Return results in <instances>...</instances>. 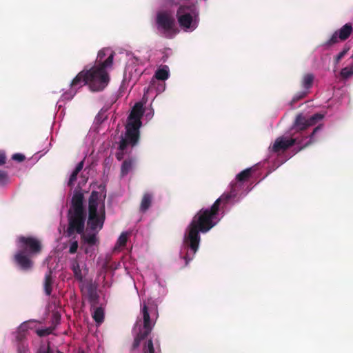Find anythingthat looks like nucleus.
I'll return each mask as SVG.
<instances>
[{"mask_svg": "<svg viewBox=\"0 0 353 353\" xmlns=\"http://www.w3.org/2000/svg\"><path fill=\"white\" fill-rule=\"evenodd\" d=\"M241 185L238 183H231V190L228 193L223 194L217 199L210 208L201 209L192 218L184 234V244L190 250H187L181 257L185 261V266L194 259L199 250L201 241L200 232L206 233L216 225L218 221L217 215L221 208H223L230 199L235 198Z\"/></svg>", "mask_w": 353, "mask_h": 353, "instance_id": "1", "label": "nucleus"}, {"mask_svg": "<svg viewBox=\"0 0 353 353\" xmlns=\"http://www.w3.org/2000/svg\"><path fill=\"white\" fill-rule=\"evenodd\" d=\"M18 251L14 255V263L23 271H30L33 268L32 258L39 255L43 249L40 239L32 236H19L17 237Z\"/></svg>", "mask_w": 353, "mask_h": 353, "instance_id": "2", "label": "nucleus"}, {"mask_svg": "<svg viewBox=\"0 0 353 353\" xmlns=\"http://www.w3.org/2000/svg\"><path fill=\"white\" fill-rule=\"evenodd\" d=\"M100 191L93 190L88 199L87 226L91 231L98 232L105 220V200L106 192L104 187Z\"/></svg>", "mask_w": 353, "mask_h": 353, "instance_id": "3", "label": "nucleus"}, {"mask_svg": "<svg viewBox=\"0 0 353 353\" xmlns=\"http://www.w3.org/2000/svg\"><path fill=\"white\" fill-rule=\"evenodd\" d=\"M84 196L81 191L75 190L68 210V226L66 233L68 236L74 233L83 234L85 229L86 212L83 205Z\"/></svg>", "mask_w": 353, "mask_h": 353, "instance_id": "4", "label": "nucleus"}, {"mask_svg": "<svg viewBox=\"0 0 353 353\" xmlns=\"http://www.w3.org/2000/svg\"><path fill=\"white\" fill-rule=\"evenodd\" d=\"M141 313L143 323L139 325V323L137 322L133 328L136 335L132 345L131 353H134V350L140 345L141 342L146 339L150 334L159 316L157 306L150 308L145 303L141 306Z\"/></svg>", "mask_w": 353, "mask_h": 353, "instance_id": "5", "label": "nucleus"}, {"mask_svg": "<svg viewBox=\"0 0 353 353\" xmlns=\"http://www.w3.org/2000/svg\"><path fill=\"white\" fill-rule=\"evenodd\" d=\"M114 54H110L101 64H97L86 70L88 86L92 92L102 91L109 83L110 77L107 69L112 67Z\"/></svg>", "mask_w": 353, "mask_h": 353, "instance_id": "6", "label": "nucleus"}, {"mask_svg": "<svg viewBox=\"0 0 353 353\" xmlns=\"http://www.w3.org/2000/svg\"><path fill=\"white\" fill-rule=\"evenodd\" d=\"M143 112V104L139 102L135 103L128 117V121L125 125V133L127 138L134 143L140 139L139 129L141 126V119Z\"/></svg>", "mask_w": 353, "mask_h": 353, "instance_id": "7", "label": "nucleus"}, {"mask_svg": "<svg viewBox=\"0 0 353 353\" xmlns=\"http://www.w3.org/2000/svg\"><path fill=\"white\" fill-rule=\"evenodd\" d=\"M199 10L194 3L181 5L176 11V18L179 26L185 30L196 28L199 21Z\"/></svg>", "mask_w": 353, "mask_h": 353, "instance_id": "8", "label": "nucleus"}, {"mask_svg": "<svg viewBox=\"0 0 353 353\" xmlns=\"http://www.w3.org/2000/svg\"><path fill=\"white\" fill-rule=\"evenodd\" d=\"M156 23L159 30H162L165 37L171 38V33L175 34V20L168 12H159L156 17Z\"/></svg>", "mask_w": 353, "mask_h": 353, "instance_id": "9", "label": "nucleus"}, {"mask_svg": "<svg viewBox=\"0 0 353 353\" xmlns=\"http://www.w3.org/2000/svg\"><path fill=\"white\" fill-rule=\"evenodd\" d=\"M88 85L86 70L79 72L70 83V90L63 94L62 97L66 100H71L77 93V89L84 85Z\"/></svg>", "mask_w": 353, "mask_h": 353, "instance_id": "10", "label": "nucleus"}, {"mask_svg": "<svg viewBox=\"0 0 353 353\" xmlns=\"http://www.w3.org/2000/svg\"><path fill=\"white\" fill-rule=\"evenodd\" d=\"M303 142V138L299 137L286 139L283 137H279L276 139L274 143L272 146V150L274 152L285 151L294 144L301 145Z\"/></svg>", "mask_w": 353, "mask_h": 353, "instance_id": "11", "label": "nucleus"}, {"mask_svg": "<svg viewBox=\"0 0 353 353\" xmlns=\"http://www.w3.org/2000/svg\"><path fill=\"white\" fill-rule=\"evenodd\" d=\"M323 117V116L319 113L314 114L307 119L302 114H299L296 117L294 125L297 131H303L308 127L315 125L316 123L322 119Z\"/></svg>", "mask_w": 353, "mask_h": 353, "instance_id": "12", "label": "nucleus"}, {"mask_svg": "<svg viewBox=\"0 0 353 353\" xmlns=\"http://www.w3.org/2000/svg\"><path fill=\"white\" fill-rule=\"evenodd\" d=\"M139 140H137L134 143L132 142V141L127 138L126 133L125 132V135L121 137V139L119 142V145L118 148L119 151L116 153L117 159L118 161H121L124 157V154L126 152L128 146L134 147L139 143Z\"/></svg>", "mask_w": 353, "mask_h": 353, "instance_id": "13", "label": "nucleus"}, {"mask_svg": "<svg viewBox=\"0 0 353 353\" xmlns=\"http://www.w3.org/2000/svg\"><path fill=\"white\" fill-rule=\"evenodd\" d=\"M136 160L134 158L125 159L121 166V176L123 177L128 174L134 168Z\"/></svg>", "mask_w": 353, "mask_h": 353, "instance_id": "14", "label": "nucleus"}, {"mask_svg": "<svg viewBox=\"0 0 353 353\" xmlns=\"http://www.w3.org/2000/svg\"><path fill=\"white\" fill-rule=\"evenodd\" d=\"M87 297L92 306H95L99 302V295L97 288L93 285L90 284L86 288Z\"/></svg>", "mask_w": 353, "mask_h": 353, "instance_id": "15", "label": "nucleus"}, {"mask_svg": "<svg viewBox=\"0 0 353 353\" xmlns=\"http://www.w3.org/2000/svg\"><path fill=\"white\" fill-rule=\"evenodd\" d=\"M341 41H345L352 32V26L350 23H345L339 30L336 31Z\"/></svg>", "mask_w": 353, "mask_h": 353, "instance_id": "16", "label": "nucleus"}, {"mask_svg": "<svg viewBox=\"0 0 353 353\" xmlns=\"http://www.w3.org/2000/svg\"><path fill=\"white\" fill-rule=\"evenodd\" d=\"M52 271L50 270L45 275L43 288L45 293L47 296H50L52 293Z\"/></svg>", "mask_w": 353, "mask_h": 353, "instance_id": "17", "label": "nucleus"}, {"mask_svg": "<svg viewBox=\"0 0 353 353\" xmlns=\"http://www.w3.org/2000/svg\"><path fill=\"white\" fill-rule=\"evenodd\" d=\"M252 168H247L240 173H239L236 176V181L234 183H238L241 185V189L243 188V183L248 180L250 176H251Z\"/></svg>", "mask_w": 353, "mask_h": 353, "instance_id": "18", "label": "nucleus"}, {"mask_svg": "<svg viewBox=\"0 0 353 353\" xmlns=\"http://www.w3.org/2000/svg\"><path fill=\"white\" fill-rule=\"evenodd\" d=\"M84 162L83 161H80L76 166L75 169L72 172L71 175L70 176L69 181H68V185L72 186L76 181L77 179V176L79 173L81 171V170L83 168Z\"/></svg>", "mask_w": 353, "mask_h": 353, "instance_id": "19", "label": "nucleus"}, {"mask_svg": "<svg viewBox=\"0 0 353 353\" xmlns=\"http://www.w3.org/2000/svg\"><path fill=\"white\" fill-rule=\"evenodd\" d=\"M152 201V195L151 194H150V193L144 194V195L143 196L141 202L140 210L143 212H145L146 210H148L151 205Z\"/></svg>", "mask_w": 353, "mask_h": 353, "instance_id": "20", "label": "nucleus"}, {"mask_svg": "<svg viewBox=\"0 0 353 353\" xmlns=\"http://www.w3.org/2000/svg\"><path fill=\"white\" fill-rule=\"evenodd\" d=\"M81 236V240L83 243H87L90 246H92L97 244L98 242V239L97 237L96 234H84V232L83 234H80Z\"/></svg>", "mask_w": 353, "mask_h": 353, "instance_id": "21", "label": "nucleus"}, {"mask_svg": "<svg viewBox=\"0 0 353 353\" xmlns=\"http://www.w3.org/2000/svg\"><path fill=\"white\" fill-rule=\"evenodd\" d=\"M71 270H72V272L74 273V276L75 279L81 282L83 279V275L81 270L80 268L79 263L77 260H74L72 263Z\"/></svg>", "mask_w": 353, "mask_h": 353, "instance_id": "22", "label": "nucleus"}, {"mask_svg": "<svg viewBox=\"0 0 353 353\" xmlns=\"http://www.w3.org/2000/svg\"><path fill=\"white\" fill-rule=\"evenodd\" d=\"M314 79V76L311 73H307L303 75L301 81V85L305 90H309L312 88Z\"/></svg>", "mask_w": 353, "mask_h": 353, "instance_id": "23", "label": "nucleus"}, {"mask_svg": "<svg viewBox=\"0 0 353 353\" xmlns=\"http://www.w3.org/2000/svg\"><path fill=\"white\" fill-rule=\"evenodd\" d=\"M92 318L98 324H101L104 321V311L102 307H97L93 314Z\"/></svg>", "mask_w": 353, "mask_h": 353, "instance_id": "24", "label": "nucleus"}, {"mask_svg": "<svg viewBox=\"0 0 353 353\" xmlns=\"http://www.w3.org/2000/svg\"><path fill=\"white\" fill-rule=\"evenodd\" d=\"M142 353H155L152 339H146L142 345Z\"/></svg>", "mask_w": 353, "mask_h": 353, "instance_id": "25", "label": "nucleus"}, {"mask_svg": "<svg viewBox=\"0 0 353 353\" xmlns=\"http://www.w3.org/2000/svg\"><path fill=\"white\" fill-rule=\"evenodd\" d=\"M154 77L158 80H166L169 77V72L166 68L158 69L155 72Z\"/></svg>", "mask_w": 353, "mask_h": 353, "instance_id": "26", "label": "nucleus"}, {"mask_svg": "<svg viewBox=\"0 0 353 353\" xmlns=\"http://www.w3.org/2000/svg\"><path fill=\"white\" fill-rule=\"evenodd\" d=\"M321 130V125H319V126L314 128L312 132L309 136L310 139L305 143H304L302 146H301L299 148V151L302 150L303 149L305 148L306 147H307L308 145L312 144L314 141V135L316 134V133H317Z\"/></svg>", "mask_w": 353, "mask_h": 353, "instance_id": "27", "label": "nucleus"}, {"mask_svg": "<svg viewBox=\"0 0 353 353\" xmlns=\"http://www.w3.org/2000/svg\"><path fill=\"white\" fill-rule=\"evenodd\" d=\"M110 53H114L112 51H110L109 49H103L99 51L97 58V63L98 64L102 63L105 59H104L105 57L108 55V57L110 54Z\"/></svg>", "mask_w": 353, "mask_h": 353, "instance_id": "28", "label": "nucleus"}, {"mask_svg": "<svg viewBox=\"0 0 353 353\" xmlns=\"http://www.w3.org/2000/svg\"><path fill=\"white\" fill-rule=\"evenodd\" d=\"M340 74L344 79H347L353 75V66L345 67L341 70Z\"/></svg>", "mask_w": 353, "mask_h": 353, "instance_id": "29", "label": "nucleus"}, {"mask_svg": "<svg viewBox=\"0 0 353 353\" xmlns=\"http://www.w3.org/2000/svg\"><path fill=\"white\" fill-rule=\"evenodd\" d=\"M339 34L338 33L335 31L334 33L331 36V37L330 38V39H328L326 42H325V43L323 44V46H327V47H330V46H332L336 43H337L339 41Z\"/></svg>", "mask_w": 353, "mask_h": 353, "instance_id": "30", "label": "nucleus"}, {"mask_svg": "<svg viewBox=\"0 0 353 353\" xmlns=\"http://www.w3.org/2000/svg\"><path fill=\"white\" fill-rule=\"evenodd\" d=\"M54 328L49 327L44 329H39L37 330V334L40 337H43L50 335L52 333Z\"/></svg>", "mask_w": 353, "mask_h": 353, "instance_id": "31", "label": "nucleus"}, {"mask_svg": "<svg viewBox=\"0 0 353 353\" xmlns=\"http://www.w3.org/2000/svg\"><path fill=\"white\" fill-rule=\"evenodd\" d=\"M127 241H128V233L122 232L117 240V244L119 246L123 247L126 245Z\"/></svg>", "mask_w": 353, "mask_h": 353, "instance_id": "32", "label": "nucleus"}, {"mask_svg": "<svg viewBox=\"0 0 353 353\" xmlns=\"http://www.w3.org/2000/svg\"><path fill=\"white\" fill-rule=\"evenodd\" d=\"M307 93H308V92H307V91H302V92H300L294 95V97H293L291 103H294L297 102L298 101L303 99L304 97H305L307 96Z\"/></svg>", "mask_w": 353, "mask_h": 353, "instance_id": "33", "label": "nucleus"}, {"mask_svg": "<svg viewBox=\"0 0 353 353\" xmlns=\"http://www.w3.org/2000/svg\"><path fill=\"white\" fill-rule=\"evenodd\" d=\"M8 175L6 171L0 170V185H4L8 182Z\"/></svg>", "mask_w": 353, "mask_h": 353, "instance_id": "34", "label": "nucleus"}, {"mask_svg": "<svg viewBox=\"0 0 353 353\" xmlns=\"http://www.w3.org/2000/svg\"><path fill=\"white\" fill-rule=\"evenodd\" d=\"M349 49H350L349 48H344L341 52H339L336 56V57L334 59V61L336 63H338L345 57V55L347 53Z\"/></svg>", "mask_w": 353, "mask_h": 353, "instance_id": "35", "label": "nucleus"}, {"mask_svg": "<svg viewBox=\"0 0 353 353\" xmlns=\"http://www.w3.org/2000/svg\"><path fill=\"white\" fill-rule=\"evenodd\" d=\"M78 247H79V244H78L77 241H72L70 246L69 252L70 254L76 253L77 251Z\"/></svg>", "mask_w": 353, "mask_h": 353, "instance_id": "36", "label": "nucleus"}, {"mask_svg": "<svg viewBox=\"0 0 353 353\" xmlns=\"http://www.w3.org/2000/svg\"><path fill=\"white\" fill-rule=\"evenodd\" d=\"M12 159L18 162H22L25 160L26 157L23 154L16 153L12 155Z\"/></svg>", "mask_w": 353, "mask_h": 353, "instance_id": "37", "label": "nucleus"}, {"mask_svg": "<svg viewBox=\"0 0 353 353\" xmlns=\"http://www.w3.org/2000/svg\"><path fill=\"white\" fill-rule=\"evenodd\" d=\"M28 351L27 347L23 343H19L17 346L18 353H26Z\"/></svg>", "mask_w": 353, "mask_h": 353, "instance_id": "38", "label": "nucleus"}, {"mask_svg": "<svg viewBox=\"0 0 353 353\" xmlns=\"http://www.w3.org/2000/svg\"><path fill=\"white\" fill-rule=\"evenodd\" d=\"M6 157L4 154H0V165L6 163Z\"/></svg>", "mask_w": 353, "mask_h": 353, "instance_id": "39", "label": "nucleus"}, {"mask_svg": "<svg viewBox=\"0 0 353 353\" xmlns=\"http://www.w3.org/2000/svg\"><path fill=\"white\" fill-rule=\"evenodd\" d=\"M19 330L22 331H25L27 330V325L26 323L21 324L19 327Z\"/></svg>", "mask_w": 353, "mask_h": 353, "instance_id": "40", "label": "nucleus"}, {"mask_svg": "<svg viewBox=\"0 0 353 353\" xmlns=\"http://www.w3.org/2000/svg\"><path fill=\"white\" fill-rule=\"evenodd\" d=\"M38 353H52V352L50 350V347H48L46 350H40Z\"/></svg>", "mask_w": 353, "mask_h": 353, "instance_id": "41", "label": "nucleus"}, {"mask_svg": "<svg viewBox=\"0 0 353 353\" xmlns=\"http://www.w3.org/2000/svg\"><path fill=\"white\" fill-rule=\"evenodd\" d=\"M23 337H24L23 334L19 332V333H18V334L17 336V339L18 341H21Z\"/></svg>", "mask_w": 353, "mask_h": 353, "instance_id": "42", "label": "nucleus"}, {"mask_svg": "<svg viewBox=\"0 0 353 353\" xmlns=\"http://www.w3.org/2000/svg\"><path fill=\"white\" fill-rule=\"evenodd\" d=\"M54 316L56 320H59L60 319V316L58 314H55Z\"/></svg>", "mask_w": 353, "mask_h": 353, "instance_id": "43", "label": "nucleus"}, {"mask_svg": "<svg viewBox=\"0 0 353 353\" xmlns=\"http://www.w3.org/2000/svg\"><path fill=\"white\" fill-rule=\"evenodd\" d=\"M85 252L86 254L89 253V249H88V248H85Z\"/></svg>", "mask_w": 353, "mask_h": 353, "instance_id": "44", "label": "nucleus"}]
</instances>
